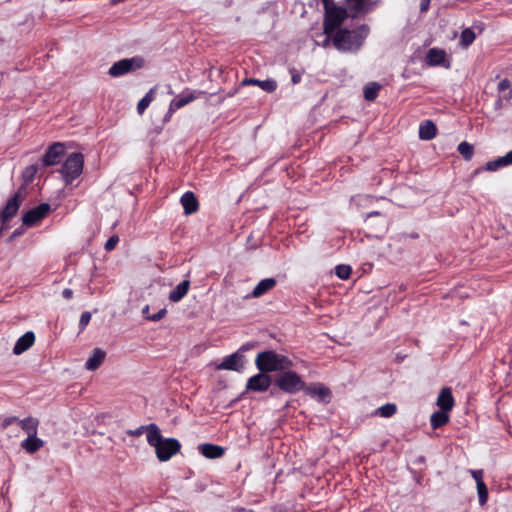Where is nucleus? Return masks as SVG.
<instances>
[{
	"label": "nucleus",
	"instance_id": "nucleus-1",
	"mask_svg": "<svg viewBox=\"0 0 512 512\" xmlns=\"http://www.w3.org/2000/svg\"><path fill=\"white\" fill-rule=\"evenodd\" d=\"M371 0H346V7L335 6L324 10L323 32L333 33L342 28L347 17L356 18L369 12Z\"/></svg>",
	"mask_w": 512,
	"mask_h": 512
},
{
	"label": "nucleus",
	"instance_id": "nucleus-2",
	"mask_svg": "<svg viewBox=\"0 0 512 512\" xmlns=\"http://www.w3.org/2000/svg\"><path fill=\"white\" fill-rule=\"evenodd\" d=\"M370 28L362 24L356 29L339 28L332 36V45L342 53H355L363 46Z\"/></svg>",
	"mask_w": 512,
	"mask_h": 512
},
{
	"label": "nucleus",
	"instance_id": "nucleus-3",
	"mask_svg": "<svg viewBox=\"0 0 512 512\" xmlns=\"http://www.w3.org/2000/svg\"><path fill=\"white\" fill-rule=\"evenodd\" d=\"M37 171L38 167L36 165H30L24 169L22 176L25 183L20 186L17 192L7 201L4 208L0 211V220L3 224L17 214L18 209L26 196L25 185L32 182Z\"/></svg>",
	"mask_w": 512,
	"mask_h": 512
},
{
	"label": "nucleus",
	"instance_id": "nucleus-4",
	"mask_svg": "<svg viewBox=\"0 0 512 512\" xmlns=\"http://www.w3.org/2000/svg\"><path fill=\"white\" fill-rule=\"evenodd\" d=\"M255 365L260 372L270 373L290 369L293 366L292 360L273 350L263 351L257 354Z\"/></svg>",
	"mask_w": 512,
	"mask_h": 512
},
{
	"label": "nucleus",
	"instance_id": "nucleus-5",
	"mask_svg": "<svg viewBox=\"0 0 512 512\" xmlns=\"http://www.w3.org/2000/svg\"><path fill=\"white\" fill-rule=\"evenodd\" d=\"M274 383L281 391L288 394H296L302 391L305 386V382L300 375L290 369L278 373L274 379Z\"/></svg>",
	"mask_w": 512,
	"mask_h": 512
},
{
	"label": "nucleus",
	"instance_id": "nucleus-6",
	"mask_svg": "<svg viewBox=\"0 0 512 512\" xmlns=\"http://www.w3.org/2000/svg\"><path fill=\"white\" fill-rule=\"evenodd\" d=\"M84 166L83 154L79 152L71 153L61 167V174L66 184H71L73 180L78 178Z\"/></svg>",
	"mask_w": 512,
	"mask_h": 512
},
{
	"label": "nucleus",
	"instance_id": "nucleus-7",
	"mask_svg": "<svg viewBox=\"0 0 512 512\" xmlns=\"http://www.w3.org/2000/svg\"><path fill=\"white\" fill-rule=\"evenodd\" d=\"M144 66V59L142 57L136 56L132 58H125L115 62L108 71V74L111 77H120L129 72L140 69Z\"/></svg>",
	"mask_w": 512,
	"mask_h": 512
},
{
	"label": "nucleus",
	"instance_id": "nucleus-8",
	"mask_svg": "<svg viewBox=\"0 0 512 512\" xmlns=\"http://www.w3.org/2000/svg\"><path fill=\"white\" fill-rule=\"evenodd\" d=\"M181 444L175 438H166L155 447L156 456L161 462L168 461L180 451Z\"/></svg>",
	"mask_w": 512,
	"mask_h": 512
},
{
	"label": "nucleus",
	"instance_id": "nucleus-9",
	"mask_svg": "<svg viewBox=\"0 0 512 512\" xmlns=\"http://www.w3.org/2000/svg\"><path fill=\"white\" fill-rule=\"evenodd\" d=\"M50 211V205L41 203L38 206L28 210L23 214L22 222L24 225L30 227L42 220Z\"/></svg>",
	"mask_w": 512,
	"mask_h": 512
},
{
	"label": "nucleus",
	"instance_id": "nucleus-10",
	"mask_svg": "<svg viewBox=\"0 0 512 512\" xmlns=\"http://www.w3.org/2000/svg\"><path fill=\"white\" fill-rule=\"evenodd\" d=\"M65 146L63 143L55 142L49 146L48 150L42 158L44 166H53L60 162L61 157L64 155Z\"/></svg>",
	"mask_w": 512,
	"mask_h": 512
},
{
	"label": "nucleus",
	"instance_id": "nucleus-11",
	"mask_svg": "<svg viewBox=\"0 0 512 512\" xmlns=\"http://www.w3.org/2000/svg\"><path fill=\"white\" fill-rule=\"evenodd\" d=\"M271 385V377L267 373L260 372L247 381L246 389L255 392H264Z\"/></svg>",
	"mask_w": 512,
	"mask_h": 512
},
{
	"label": "nucleus",
	"instance_id": "nucleus-12",
	"mask_svg": "<svg viewBox=\"0 0 512 512\" xmlns=\"http://www.w3.org/2000/svg\"><path fill=\"white\" fill-rule=\"evenodd\" d=\"M204 94L203 91H192L188 94H182L173 99L169 105L168 113L165 117L167 119L171 116L172 113H174L176 110L184 107L185 105L189 104L190 102L197 99L200 95Z\"/></svg>",
	"mask_w": 512,
	"mask_h": 512
},
{
	"label": "nucleus",
	"instance_id": "nucleus-13",
	"mask_svg": "<svg viewBox=\"0 0 512 512\" xmlns=\"http://www.w3.org/2000/svg\"><path fill=\"white\" fill-rule=\"evenodd\" d=\"M244 366V357L238 352L226 357L218 366L219 370L240 371Z\"/></svg>",
	"mask_w": 512,
	"mask_h": 512
},
{
	"label": "nucleus",
	"instance_id": "nucleus-14",
	"mask_svg": "<svg viewBox=\"0 0 512 512\" xmlns=\"http://www.w3.org/2000/svg\"><path fill=\"white\" fill-rule=\"evenodd\" d=\"M303 391L311 396L317 398L319 401L328 403L331 398V391L329 388L325 387L322 384H317L314 386H304Z\"/></svg>",
	"mask_w": 512,
	"mask_h": 512
},
{
	"label": "nucleus",
	"instance_id": "nucleus-15",
	"mask_svg": "<svg viewBox=\"0 0 512 512\" xmlns=\"http://www.w3.org/2000/svg\"><path fill=\"white\" fill-rule=\"evenodd\" d=\"M454 397L452 395L451 388L444 387L441 389L438 397H437V406L440 410L451 411L454 407Z\"/></svg>",
	"mask_w": 512,
	"mask_h": 512
},
{
	"label": "nucleus",
	"instance_id": "nucleus-16",
	"mask_svg": "<svg viewBox=\"0 0 512 512\" xmlns=\"http://www.w3.org/2000/svg\"><path fill=\"white\" fill-rule=\"evenodd\" d=\"M198 451L208 459H217L224 455L225 448L216 444L203 443L198 445Z\"/></svg>",
	"mask_w": 512,
	"mask_h": 512
},
{
	"label": "nucleus",
	"instance_id": "nucleus-17",
	"mask_svg": "<svg viewBox=\"0 0 512 512\" xmlns=\"http://www.w3.org/2000/svg\"><path fill=\"white\" fill-rule=\"evenodd\" d=\"M446 53L442 49L431 48L428 50L425 61L429 66H440L444 65L445 67H449V63L445 65Z\"/></svg>",
	"mask_w": 512,
	"mask_h": 512
},
{
	"label": "nucleus",
	"instance_id": "nucleus-18",
	"mask_svg": "<svg viewBox=\"0 0 512 512\" xmlns=\"http://www.w3.org/2000/svg\"><path fill=\"white\" fill-rule=\"evenodd\" d=\"M35 342V334L32 331L26 332L15 343L13 353L20 355L28 350Z\"/></svg>",
	"mask_w": 512,
	"mask_h": 512
},
{
	"label": "nucleus",
	"instance_id": "nucleus-19",
	"mask_svg": "<svg viewBox=\"0 0 512 512\" xmlns=\"http://www.w3.org/2000/svg\"><path fill=\"white\" fill-rule=\"evenodd\" d=\"M276 280L274 278L262 279L252 290L248 297L259 298L268 291L272 290L276 286Z\"/></svg>",
	"mask_w": 512,
	"mask_h": 512
},
{
	"label": "nucleus",
	"instance_id": "nucleus-20",
	"mask_svg": "<svg viewBox=\"0 0 512 512\" xmlns=\"http://www.w3.org/2000/svg\"><path fill=\"white\" fill-rule=\"evenodd\" d=\"M241 84L245 85H256L259 86L263 91L272 93L277 89V82L273 79L259 80L255 78H245Z\"/></svg>",
	"mask_w": 512,
	"mask_h": 512
},
{
	"label": "nucleus",
	"instance_id": "nucleus-21",
	"mask_svg": "<svg viewBox=\"0 0 512 512\" xmlns=\"http://www.w3.org/2000/svg\"><path fill=\"white\" fill-rule=\"evenodd\" d=\"M512 165V150L504 156L498 157L485 164L484 170L497 171L500 168Z\"/></svg>",
	"mask_w": 512,
	"mask_h": 512
},
{
	"label": "nucleus",
	"instance_id": "nucleus-22",
	"mask_svg": "<svg viewBox=\"0 0 512 512\" xmlns=\"http://www.w3.org/2000/svg\"><path fill=\"white\" fill-rule=\"evenodd\" d=\"M180 202L183 206V209H184V212L186 215L195 213L199 208V203H198L197 198L190 191L185 192L182 195Z\"/></svg>",
	"mask_w": 512,
	"mask_h": 512
},
{
	"label": "nucleus",
	"instance_id": "nucleus-23",
	"mask_svg": "<svg viewBox=\"0 0 512 512\" xmlns=\"http://www.w3.org/2000/svg\"><path fill=\"white\" fill-rule=\"evenodd\" d=\"M105 356V351L100 348H95L92 351V355L86 361L85 368L89 371L96 370L103 363Z\"/></svg>",
	"mask_w": 512,
	"mask_h": 512
},
{
	"label": "nucleus",
	"instance_id": "nucleus-24",
	"mask_svg": "<svg viewBox=\"0 0 512 512\" xmlns=\"http://www.w3.org/2000/svg\"><path fill=\"white\" fill-rule=\"evenodd\" d=\"M43 446H44V441L42 439L38 438L37 435L28 436L21 443L22 449H24L29 454H33V453L37 452Z\"/></svg>",
	"mask_w": 512,
	"mask_h": 512
},
{
	"label": "nucleus",
	"instance_id": "nucleus-25",
	"mask_svg": "<svg viewBox=\"0 0 512 512\" xmlns=\"http://www.w3.org/2000/svg\"><path fill=\"white\" fill-rule=\"evenodd\" d=\"M190 281L183 280L180 282L169 294V300L171 302H179L189 291Z\"/></svg>",
	"mask_w": 512,
	"mask_h": 512
},
{
	"label": "nucleus",
	"instance_id": "nucleus-26",
	"mask_svg": "<svg viewBox=\"0 0 512 512\" xmlns=\"http://www.w3.org/2000/svg\"><path fill=\"white\" fill-rule=\"evenodd\" d=\"M146 433L148 444L154 448L158 446L164 439L161 435L159 427L154 423L147 425Z\"/></svg>",
	"mask_w": 512,
	"mask_h": 512
},
{
	"label": "nucleus",
	"instance_id": "nucleus-27",
	"mask_svg": "<svg viewBox=\"0 0 512 512\" xmlns=\"http://www.w3.org/2000/svg\"><path fill=\"white\" fill-rule=\"evenodd\" d=\"M437 128L435 124L427 120L419 127V138L422 140H431L436 136Z\"/></svg>",
	"mask_w": 512,
	"mask_h": 512
},
{
	"label": "nucleus",
	"instance_id": "nucleus-28",
	"mask_svg": "<svg viewBox=\"0 0 512 512\" xmlns=\"http://www.w3.org/2000/svg\"><path fill=\"white\" fill-rule=\"evenodd\" d=\"M449 414L447 411L439 410L434 412L430 417V424L433 429H438L449 422Z\"/></svg>",
	"mask_w": 512,
	"mask_h": 512
},
{
	"label": "nucleus",
	"instance_id": "nucleus-29",
	"mask_svg": "<svg viewBox=\"0 0 512 512\" xmlns=\"http://www.w3.org/2000/svg\"><path fill=\"white\" fill-rule=\"evenodd\" d=\"M21 428L27 433L28 436L37 435L39 421L33 417H27L19 421Z\"/></svg>",
	"mask_w": 512,
	"mask_h": 512
},
{
	"label": "nucleus",
	"instance_id": "nucleus-30",
	"mask_svg": "<svg viewBox=\"0 0 512 512\" xmlns=\"http://www.w3.org/2000/svg\"><path fill=\"white\" fill-rule=\"evenodd\" d=\"M382 86L377 82H369L365 85L363 93L367 101H374Z\"/></svg>",
	"mask_w": 512,
	"mask_h": 512
},
{
	"label": "nucleus",
	"instance_id": "nucleus-31",
	"mask_svg": "<svg viewBox=\"0 0 512 512\" xmlns=\"http://www.w3.org/2000/svg\"><path fill=\"white\" fill-rule=\"evenodd\" d=\"M154 88L150 89L137 104V112L142 115L154 99Z\"/></svg>",
	"mask_w": 512,
	"mask_h": 512
},
{
	"label": "nucleus",
	"instance_id": "nucleus-32",
	"mask_svg": "<svg viewBox=\"0 0 512 512\" xmlns=\"http://www.w3.org/2000/svg\"><path fill=\"white\" fill-rule=\"evenodd\" d=\"M397 411V406L393 403H387L381 407H379L376 411V414L380 415L384 418L392 417Z\"/></svg>",
	"mask_w": 512,
	"mask_h": 512
},
{
	"label": "nucleus",
	"instance_id": "nucleus-33",
	"mask_svg": "<svg viewBox=\"0 0 512 512\" xmlns=\"http://www.w3.org/2000/svg\"><path fill=\"white\" fill-rule=\"evenodd\" d=\"M457 150L465 160H470L474 153V147L466 141L461 142Z\"/></svg>",
	"mask_w": 512,
	"mask_h": 512
},
{
	"label": "nucleus",
	"instance_id": "nucleus-34",
	"mask_svg": "<svg viewBox=\"0 0 512 512\" xmlns=\"http://www.w3.org/2000/svg\"><path fill=\"white\" fill-rule=\"evenodd\" d=\"M149 310H150V307L149 305H146L143 309H142V315L147 319V320H151V321H159L161 320L167 313V310L165 308L163 309H160L157 313L153 314V315H150L149 314Z\"/></svg>",
	"mask_w": 512,
	"mask_h": 512
},
{
	"label": "nucleus",
	"instance_id": "nucleus-35",
	"mask_svg": "<svg viewBox=\"0 0 512 512\" xmlns=\"http://www.w3.org/2000/svg\"><path fill=\"white\" fill-rule=\"evenodd\" d=\"M475 40V33L470 28H466L461 32L460 44L464 47H468Z\"/></svg>",
	"mask_w": 512,
	"mask_h": 512
},
{
	"label": "nucleus",
	"instance_id": "nucleus-36",
	"mask_svg": "<svg viewBox=\"0 0 512 512\" xmlns=\"http://www.w3.org/2000/svg\"><path fill=\"white\" fill-rule=\"evenodd\" d=\"M352 273V268L349 265L340 264L335 267V274L342 280H347Z\"/></svg>",
	"mask_w": 512,
	"mask_h": 512
},
{
	"label": "nucleus",
	"instance_id": "nucleus-37",
	"mask_svg": "<svg viewBox=\"0 0 512 512\" xmlns=\"http://www.w3.org/2000/svg\"><path fill=\"white\" fill-rule=\"evenodd\" d=\"M477 492L479 496L480 505H484L488 499V490L484 481H478Z\"/></svg>",
	"mask_w": 512,
	"mask_h": 512
},
{
	"label": "nucleus",
	"instance_id": "nucleus-38",
	"mask_svg": "<svg viewBox=\"0 0 512 512\" xmlns=\"http://www.w3.org/2000/svg\"><path fill=\"white\" fill-rule=\"evenodd\" d=\"M91 320V313L86 311L83 312L79 320V328L83 331Z\"/></svg>",
	"mask_w": 512,
	"mask_h": 512
},
{
	"label": "nucleus",
	"instance_id": "nucleus-39",
	"mask_svg": "<svg viewBox=\"0 0 512 512\" xmlns=\"http://www.w3.org/2000/svg\"><path fill=\"white\" fill-rule=\"evenodd\" d=\"M119 237L117 235L111 236L105 243L104 248L106 251H112L118 244Z\"/></svg>",
	"mask_w": 512,
	"mask_h": 512
},
{
	"label": "nucleus",
	"instance_id": "nucleus-40",
	"mask_svg": "<svg viewBox=\"0 0 512 512\" xmlns=\"http://www.w3.org/2000/svg\"><path fill=\"white\" fill-rule=\"evenodd\" d=\"M147 430V425L139 426L138 428L134 430H127V434L133 437H139Z\"/></svg>",
	"mask_w": 512,
	"mask_h": 512
},
{
	"label": "nucleus",
	"instance_id": "nucleus-41",
	"mask_svg": "<svg viewBox=\"0 0 512 512\" xmlns=\"http://www.w3.org/2000/svg\"><path fill=\"white\" fill-rule=\"evenodd\" d=\"M19 421L20 420L17 417H15V416L7 417V418H5L3 420L2 426H3V428H6V427H8L9 425H11L13 423H16V422L19 423Z\"/></svg>",
	"mask_w": 512,
	"mask_h": 512
},
{
	"label": "nucleus",
	"instance_id": "nucleus-42",
	"mask_svg": "<svg viewBox=\"0 0 512 512\" xmlns=\"http://www.w3.org/2000/svg\"><path fill=\"white\" fill-rule=\"evenodd\" d=\"M471 475L478 484V481H483V472L482 470H472Z\"/></svg>",
	"mask_w": 512,
	"mask_h": 512
},
{
	"label": "nucleus",
	"instance_id": "nucleus-43",
	"mask_svg": "<svg viewBox=\"0 0 512 512\" xmlns=\"http://www.w3.org/2000/svg\"><path fill=\"white\" fill-rule=\"evenodd\" d=\"M335 32L336 31H334L333 33H324L326 35V37L321 44L322 47H327V46H329L330 43H332V36Z\"/></svg>",
	"mask_w": 512,
	"mask_h": 512
},
{
	"label": "nucleus",
	"instance_id": "nucleus-44",
	"mask_svg": "<svg viewBox=\"0 0 512 512\" xmlns=\"http://www.w3.org/2000/svg\"><path fill=\"white\" fill-rule=\"evenodd\" d=\"M430 0H421L420 1V11L426 12L429 9Z\"/></svg>",
	"mask_w": 512,
	"mask_h": 512
},
{
	"label": "nucleus",
	"instance_id": "nucleus-45",
	"mask_svg": "<svg viewBox=\"0 0 512 512\" xmlns=\"http://www.w3.org/2000/svg\"><path fill=\"white\" fill-rule=\"evenodd\" d=\"M62 296L63 298L69 300L73 297V291L72 289L70 288H65L63 291H62Z\"/></svg>",
	"mask_w": 512,
	"mask_h": 512
},
{
	"label": "nucleus",
	"instance_id": "nucleus-46",
	"mask_svg": "<svg viewBox=\"0 0 512 512\" xmlns=\"http://www.w3.org/2000/svg\"><path fill=\"white\" fill-rule=\"evenodd\" d=\"M509 86H510V82H509L508 80H506V79H505V80H502V81H500V82H499V84H498V89H499L500 91H503V90H505L506 88H508Z\"/></svg>",
	"mask_w": 512,
	"mask_h": 512
},
{
	"label": "nucleus",
	"instance_id": "nucleus-47",
	"mask_svg": "<svg viewBox=\"0 0 512 512\" xmlns=\"http://www.w3.org/2000/svg\"><path fill=\"white\" fill-rule=\"evenodd\" d=\"M322 3H323V7H324V10H326L327 8H331V7H335L337 6L333 0H322Z\"/></svg>",
	"mask_w": 512,
	"mask_h": 512
},
{
	"label": "nucleus",
	"instance_id": "nucleus-48",
	"mask_svg": "<svg viewBox=\"0 0 512 512\" xmlns=\"http://www.w3.org/2000/svg\"><path fill=\"white\" fill-rule=\"evenodd\" d=\"M300 79H301V77L298 74H295V75L292 76V82L294 84H297L298 82H300Z\"/></svg>",
	"mask_w": 512,
	"mask_h": 512
},
{
	"label": "nucleus",
	"instance_id": "nucleus-49",
	"mask_svg": "<svg viewBox=\"0 0 512 512\" xmlns=\"http://www.w3.org/2000/svg\"><path fill=\"white\" fill-rule=\"evenodd\" d=\"M380 215H381V212H379V211H372V212L367 214V218L373 217V216H380Z\"/></svg>",
	"mask_w": 512,
	"mask_h": 512
},
{
	"label": "nucleus",
	"instance_id": "nucleus-50",
	"mask_svg": "<svg viewBox=\"0 0 512 512\" xmlns=\"http://www.w3.org/2000/svg\"><path fill=\"white\" fill-rule=\"evenodd\" d=\"M252 346H253V345H252V344H249V343H248V344H245V345H243V346L241 347V350L246 351V350L250 349Z\"/></svg>",
	"mask_w": 512,
	"mask_h": 512
},
{
	"label": "nucleus",
	"instance_id": "nucleus-51",
	"mask_svg": "<svg viewBox=\"0 0 512 512\" xmlns=\"http://www.w3.org/2000/svg\"><path fill=\"white\" fill-rule=\"evenodd\" d=\"M411 237H412V238H417V237H418V234H417V233L412 234V235H411Z\"/></svg>",
	"mask_w": 512,
	"mask_h": 512
}]
</instances>
